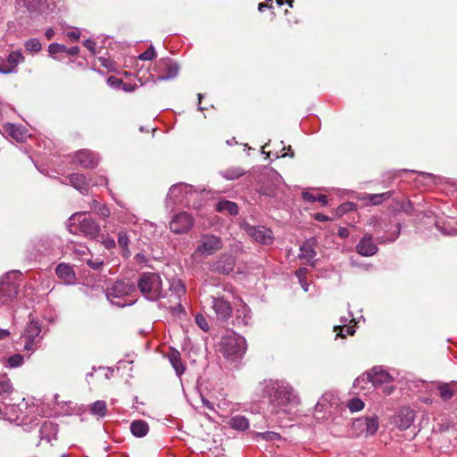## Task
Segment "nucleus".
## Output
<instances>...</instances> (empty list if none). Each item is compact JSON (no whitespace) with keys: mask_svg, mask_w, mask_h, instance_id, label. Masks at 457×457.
<instances>
[{"mask_svg":"<svg viewBox=\"0 0 457 457\" xmlns=\"http://www.w3.org/2000/svg\"><path fill=\"white\" fill-rule=\"evenodd\" d=\"M269 394L270 403L283 411H288L291 406L299 403L298 396L288 384L272 383Z\"/></svg>","mask_w":457,"mask_h":457,"instance_id":"nucleus-1","label":"nucleus"},{"mask_svg":"<svg viewBox=\"0 0 457 457\" xmlns=\"http://www.w3.org/2000/svg\"><path fill=\"white\" fill-rule=\"evenodd\" d=\"M137 287L142 295L150 301H156L162 296V283L157 273L145 272L137 280Z\"/></svg>","mask_w":457,"mask_h":457,"instance_id":"nucleus-2","label":"nucleus"},{"mask_svg":"<svg viewBox=\"0 0 457 457\" xmlns=\"http://www.w3.org/2000/svg\"><path fill=\"white\" fill-rule=\"evenodd\" d=\"M16 271L8 272L0 278V302L2 304L12 302L18 295L19 284Z\"/></svg>","mask_w":457,"mask_h":457,"instance_id":"nucleus-3","label":"nucleus"},{"mask_svg":"<svg viewBox=\"0 0 457 457\" xmlns=\"http://www.w3.org/2000/svg\"><path fill=\"white\" fill-rule=\"evenodd\" d=\"M133 289V286L129 282L116 281L106 289V297L112 304L119 307H124L129 303L123 299Z\"/></svg>","mask_w":457,"mask_h":457,"instance_id":"nucleus-4","label":"nucleus"},{"mask_svg":"<svg viewBox=\"0 0 457 457\" xmlns=\"http://www.w3.org/2000/svg\"><path fill=\"white\" fill-rule=\"evenodd\" d=\"M223 350L227 358L237 360L246 351V341L238 335L229 336L223 339Z\"/></svg>","mask_w":457,"mask_h":457,"instance_id":"nucleus-5","label":"nucleus"},{"mask_svg":"<svg viewBox=\"0 0 457 457\" xmlns=\"http://www.w3.org/2000/svg\"><path fill=\"white\" fill-rule=\"evenodd\" d=\"M393 379V377L385 369L377 366L372 368L366 374L358 377L353 382V386L357 387L361 383L366 381L371 382L374 386H378L383 384L390 383Z\"/></svg>","mask_w":457,"mask_h":457,"instance_id":"nucleus-6","label":"nucleus"},{"mask_svg":"<svg viewBox=\"0 0 457 457\" xmlns=\"http://www.w3.org/2000/svg\"><path fill=\"white\" fill-rule=\"evenodd\" d=\"M71 220H78L79 230L87 237L96 238L100 233V226L92 218L87 215L86 212L76 213L71 218Z\"/></svg>","mask_w":457,"mask_h":457,"instance_id":"nucleus-7","label":"nucleus"},{"mask_svg":"<svg viewBox=\"0 0 457 457\" xmlns=\"http://www.w3.org/2000/svg\"><path fill=\"white\" fill-rule=\"evenodd\" d=\"M241 228L253 240L259 244L270 245L273 243L272 231L264 226H252L245 222L241 225Z\"/></svg>","mask_w":457,"mask_h":457,"instance_id":"nucleus-8","label":"nucleus"},{"mask_svg":"<svg viewBox=\"0 0 457 457\" xmlns=\"http://www.w3.org/2000/svg\"><path fill=\"white\" fill-rule=\"evenodd\" d=\"M154 71L159 73L154 82L170 80L178 76L179 66L170 58H162L156 63Z\"/></svg>","mask_w":457,"mask_h":457,"instance_id":"nucleus-9","label":"nucleus"},{"mask_svg":"<svg viewBox=\"0 0 457 457\" xmlns=\"http://www.w3.org/2000/svg\"><path fill=\"white\" fill-rule=\"evenodd\" d=\"M41 327L37 321L31 320L26 327L21 337L24 339V349L34 351L40 342Z\"/></svg>","mask_w":457,"mask_h":457,"instance_id":"nucleus-10","label":"nucleus"},{"mask_svg":"<svg viewBox=\"0 0 457 457\" xmlns=\"http://www.w3.org/2000/svg\"><path fill=\"white\" fill-rule=\"evenodd\" d=\"M222 247V242L219 237L214 235H204L198 241L195 253L204 256L213 254Z\"/></svg>","mask_w":457,"mask_h":457,"instance_id":"nucleus-11","label":"nucleus"},{"mask_svg":"<svg viewBox=\"0 0 457 457\" xmlns=\"http://www.w3.org/2000/svg\"><path fill=\"white\" fill-rule=\"evenodd\" d=\"M194 221L191 214L182 212L172 218L170 222V228L175 234H184L192 228Z\"/></svg>","mask_w":457,"mask_h":457,"instance_id":"nucleus-12","label":"nucleus"},{"mask_svg":"<svg viewBox=\"0 0 457 457\" xmlns=\"http://www.w3.org/2000/svg\"><path fill=\"white\" fill-rule=\"evenodd\" d=\"M194 192L193 187L188 184L179 183L170 187L168 196L176 204H188L187 196Z\"/></svg>","mask_w":457,"mask_h":457,"instance_id":"nucleus-13","label":"nucleus"},{"mask_svg":"<svg viewBox=\"0 0 457 457\" xmlns=\"http://www.w3.org/2000/svg\"><path fill=\"white\" fill-rule=\"evenodd\" d=\"M23 61L24 56L21 52H12L6 59L0 61V73L10 74L16 72L18 64Z\"/></svg>","mask_w":457,"mask_h":457,"instance_id":"nucleus-14","label":"nucleus"},{"mask_svg":"<svg viewBox=\"0 0 457 457\" xmlns=\"http://www.w3.org/2000/svg\"><path fill=\"white\" fill-rule=\"evenodd\" d=\"M415 420V412L410 407H402L395 418V424L400 430L408 429Z\"/></svg>","mask_w":457,"mask_h":457,"instance_id":"nucleus-15","label":"nucleus"},{"mask_svg":"<svg viewBox=\"0 0 457 457\" xmlns=\"http://www.w3.org/2000/svg\"><path fill=\"white\" fill-rule=\"evenodd\" d=\"M212 303L218 320L225 321L230 317L232 309L228 301L223 298L212 297Z\"/></svg>","mask_w":457,"mask_h":457,"instance_id":"nucleus-16","label":"nucleus"},{"mask_svg":"<svg viewBox=\"0 0 457 457\" xmlns=\"http://www.w3.org/2000/svg\"><path fill=\"white\" fill-rule=\"evenodd\" d=\"M353 425L365 431L367 436H372L378 431V420L377 416L362 417L356 420Z\"/></svg>","mask_w":457,"mask_h":457,"instance_id":"nucleus-17","label":"nucleus"},{"mask_svg":"<svg viewBox=\"0 0 457 457\" xmlns=\"http://www.w3.org/2000/svg\"><path fill=\"white\" fill-rule=\"evenodd\" d=\"M356 251L362 256H372L377 253L378 248L376 244L372 242V236L365 234L356 245Z\"/></svg>","mask_w":457,"mask_h":457,"instance_id":"nucleus-18","label":"nucleus"},{"mask_svg":"<svg viewBox=\"0 0 457 457\" xmlns=\"http://www.w3.org/2000/svg\"><path fill=\"white\" fill-rule=\"evenodd\" d=\"M73 163L86 169H93L97 165L98 159L94 154L87 150H82L76 154Z\"/></svg>","mask_w":457,"mask_h":457,"instance_id":"nucleus-19","label":"nucleus"},{"mask_svg":"<svg viewBox=\"0 0 457 457\" xmlns=\"http://www.w3.org/2000/svg\"><path fill=\"white\" fill-rule=\"evenodd\" d=\"M315 239H307L300 247L299 258L305 260L306 263L314 265L315 252Z\"/></svg>","mask_w":457,"mask_h":457,"instance_id":"nucleus-20","label":"nucleus"},{"mask_svg":"<svg viewBox=\"0 0 457 457\" xmlns=\"http://www.w3.org/2000/svg\"><path fill=\"white\" fill-rule=\"evenodd\" d=\"M69 182L75 189L83 195H87L89 190V181L82 173H72L68 176Z\"/></svg>","mask_w":457,"mask_h":457,"instance_id":"nucleus-21","label":"nucleus"},{"mask_svg":"<svg viewBox=\"0 0 457 457\" xmlns=\"http://www.w3.org/2000/svg\"><path fill=\"white\" fill-rule=\"evenodd\" d=\"M55 273L65 284H72L75 281V272L69 264L60 263L55 269Z\"/></svg>","mask_w":457,"mask_h":457,"instance_id":"nucleus-22","label":"nucleus"},{"mask_svg":"<svg viewBox=\"0 0 457 457\" xmlns=\"http://www.w3.org/2000/svg\"><path fill=\"white\" fill-rule=\"evenodd\" d=\"M235 260L232 255H222L216 262V270L220 273L228 275L233 271Z\"/></svg>","mask_w":457,"mask_h":457,"instance_id":"nucleus-23","label":"nucleus"},{"mask_svg":"<svg viewBox=\"0 0 457 457\" xmlns=\"http://www.w3.org/2000/svg\"><path fill=\"white\" fill-rule=\"evenodd\" d=\"M58 432L57 425L52 421H45L39 430L40 438L50 442L52 438H55Z\"/></svg>","mask_w":457,"mask_h":457,"instance_id":"nucleus-24","label":"nucleus"},{"mask_svg":"<svg viewBox=\"0 0 457 457\" xmlns=\"http://www.w3.org/2000/svg\"><path fill=\"white\" fill-rule=\"evenodd\" d=\"M48 53L51 56H54L59 53H64L68 55L74 56L79 53V48L78 46L66 47L61 44L52 43L48 46Z\"/></svg>","mask_w":457,"mask_h":457,"instance_id":"nucleus-25","label":"nucleus"},{"mask_svg":"<svg viewBox=\"0 0 457 457\" xmlns=\"http://www.w3.org/2000/svg\"><path fill=\"white\" fill-rule=\"evenodd\" d=\"M393 195V191H387L381 194H365L361 200L366 201L367 205H378L384 201L389 199Z\"/></svg>","mask_w":457,"mask_h":457,"instance_id":"nucleus-26","label":"nucleus"},{"mask_svg":"<svg viewBox=\"0 0 457 457\" xmlns=\"http://www.w3.org/2000/svg\"><path fill=\"white\" fill-rule=\"evenodd\" d=\"M215 210L219 212L228 213L229 215H237L238 213V206L235 202L228 200H221L216 204Z\"/></svg>","mask_w":457,"mask_h":457,"instance_id":"nucleus-27","label":"nucleus"},{"mask_svg":"<svg viewBox=\"0 0 457 457\" xmlns=\"http://www.w3.org/2000/svg\"><path fill=\"white\" fill-rule=\"evenodd\" d=\"M169 361L176 371V374L180 377L185 372V366L181 361L180 353L179 351L172 349L168 355Z\"/></svg>","mask_w":457,"mask_h":457,"instance_id":"nucleus-28","label":"nucleus"},{"mask_svg":"<svg viewBox=\"0 0 457 457\" xmlns=\"http://www.w3.org/2000/svg\"><path fill=\"white\" fill-rule=\"evenodd\" d=\"M130 431L133 436L137 437H143L147 435L149 431V426L146 421L137 420L131 422Z\"/></svg>","mask_w":457,"mask_h":457,"instance_id":"nucleus-29","label":"nucleus"},{"mask_svg":"<svg viewBox=\"0 0 457 457\" xmlns=\"http://www.w3.org/2000/svg\"><path fill=\"white\" fill-rule=\"evenodd\" d=\"M167 298V302H161V306L170 309L173 312H180L182 310L180 296L169 293Z\"/></svg>","mask_w":457,"mask_h":457,"instance_id":"nucleus-30","label":"nucleus"},{"mask_svg":"<svg viewBox=\"0 0 457 457\" xmlns=\"http://www.w3.org/2000/svg\"><path fill=\"white\" fill-rule=\"evenodd\" d=\"M251 318L250 309L245 304H243L241 309L237 310L235 322L237 325L247 326Z\"/></svg>","mask_w":457,"mask_h":457,"instance_id":"nucleus-31","label":"nucleus"},{"mask_svg":"<svg viewBox=\"0 0 457 457\" xmlns=\"http://www.w3.org/2000/svg\"><path fill=\"white\" fill-rule=\"evenodd\" d=\"M37 253H45L51 249V240L48 237H41L32 240Z\"/></svg>","mask_w":457,"mask_h":457,"instance_id":"nucleus-32","label":"nucleus"},{"mask_svg":"<svg viewBox=\"0 0 457 457\" xmlns=\"http://www.w3.org/2000/svg\"><path fill=\"white\" fill-rule=\"evenodd\" d=\"M229 426L234 429L244 431L249 428V421L245 416L236 415L230 419Z\"/></svg>","mask_w":457,"mask_h":457,"instance_id":"nucleus-33","label":"nucleus"},{"mask_svg":"<svg viewBox=\"0 0 457 457\" xmlns=\"http://www.w3.org/2000/svg\"><path fill=\"white\" fill-rule=\"evenodd\" d=\"M24 5L30 12H40L45 10L46 0H24Z\"/></svg>","mask_w":457,"mask_h":457,"instance_id":"nucleus-34","label":"nucleus"},{"mask_svg":"<svg viewBox=\"0 0 457 457\" xmlns=\"http://www.w3.org/2000/svg\"><path fill=\"white\" fill-rule=\"evenodd\" d=\"M169 293L182 297L186 294V287L180 279H172L170 281Z\"/></svg>","mask_w":457,"mask_h":457,"instance_id":"nucleus-35","label":"nucleus"},{"mask_svg":"<svg viewBox=\"0 0 457 457\" xmlns=\"http://www.w3.org/2000/svg\"><path fill=\"white\" fill-rule=\"evenodd\" d=\"M129 237L125 230H120L118 232V245L121 248L123 254L128 257L129 255Z\"/></svg>","mask_w":457,"mask_h":457,"instance_id":"nucleus-36","label":"nucleus"},{"mask_svg":"<svg viewBox=\"0 0 457 457\" xmlns=\"http://www.w3.org/2000/svg\"><path fill=\"white\" fill-rule=\"evenodd\" d=\"M90 412L98 417H104L106 413V403L104 401H96L90 407Z\"/></svg>","mask_w":457,"mask_h":457,"instance_id":"nucleus-37","label":"nucleus"},{"mask_svg":"<svg viewBox=\"0 0 457 457\" xmlns=\"http://www.w3.org/2000/svg\"><path fill=\"white\" fill-rule=\"evenodd\" d=\"M4 366L8 368H18L23 364L24 358L23 355L17 353L12 356H10L7 359H4Z\"/></svg>","mask_w":457,"mask_h":457,"instance_id":"nucleus-38","label":"nucleus"},{"mask_svg":"<svg viewBox=\"0 0 457 457\" xmlns=\"http://www.w3.org/2000/svg\"><path fill=\"white\" fill-rule=\"evenodd\" d=\"M12 392V386L10 379L0 378V396L6 397Z\"/></svg>","mask_w":457,"mask_h":457,"instance_id":"nucleus-39","label":"nucleus"},{"mask_svg":"<svg viewBox=\"0 0 457 457\" xmlns=\"http://www.w3.org/2000/svg\"><path fill=\"white\" fill-rule=\"evenodd\" d=\"M439 395L443 400L447 401L453 396V390L451 384H442L438 386Z\"/></svg>","mask_w":457,"mask_h":457,"instance_id":"nucleus-40","label":"nucleus"},{"mask_svg":"<svg viewBox=\"0 0 457 457\" xmlns=\"http://www.w3.org/2000/svg\"><path fill=\"white\" fill-rule=\"evenodd\" d=\"M8 131L10 135L18 141H21L25 137L24 130L21 128L17 127L13 124L8 125Z\"/></svg>","mask_w":457,"mask_h":457,"instance_id":"nucleus-41","label":"nucleus"},{"mask_svg":"<svg viewBox=\"0 0 457 457\" xmlns=\"http://www.w3.org/2000/svg\"><path fill=\"white\" fill-rule=\"evenodd\" d=\"M244 174H245V171L241 168H232V169H229V170H227L226 171H224L223 176L227 179L233 180V179L240 178Z\"/></svg>","mask_w":457,"mask_h":457,"instance_id":"nucleus-42","label":"nucleus"},{"mask_svg":"<svg viewBox=\"0 0 457 457\" xmlns=\"http://www.w3.org/2000/svg\"><path fill=\"white\" fill-rule=\"evenodd\" d=\"M41 43L37 38H31L26 41L25 48L29 52L37 53L41 50Z\"/></svg>","mask_w":457,"mask_h":457,"instance_id":"nucleus-43","label":"nucleus"},{"mask_svg":"<svg viewBox=\"0 0 457 457\" xmlns=\"http://www.w3.org/2000/svg\"><path fill=\"white\" fill-rule=\"evenodd\" d=\"M94 212L98 215L103 220H106L110 217L111 212L106 204H100V205H96V209L94 211Z\"/></svg>","mask_w":457,"mask_h":457,"instance_id":"nucleus-44","label":"nucleus"},{"mask_svg":"<svg viewBox=\"0 0 457 457\" xmlns=\"http://www.w3.org/2000/svg\"><path fill=\"white\" fill-rule=\"evenodd\" d=\"M347 406L351 411H359L363 409L364 403L359 398H353L348 402Z\"/></svg>","mask_w":457,"mask_h":457,"instance_id":"nucleus-45","label":"nucleus"},{"mask_svg":"<svg viewBox=\"0 0 457 457\" xmlns=\"http://www.w3.org/2000/svg\"><path fill=\"white\" fill-rule=\"evenodd\" d=\"M400 230H401V225H400V223H396L395 234H393L392 236H385V237H378V241L379 243L393 242L398 237V236L400 234Z\"/></svg>","mask_w":457,"mask_h":457,"instance_id":"nucleus-46","label":"nucleus"},{"mask_svg":"<svg viewBox=\"0 0 457 457\" xmlns=\"http://www.w3.org/2000/svg\"><path fill=\"white\" fill-rule=\"evenodd\" d=\"M332 398H333V395L331 394L323 395L318 401L316 409L320 410V411L326 409L328 403L331 401Z\"/></svg>","mask_w":457,"mask_h":457,"instance_id":"nucleus-47","label":"nucleus"},{"mask_svg":"<svg viewBox=\"0 0 457 457\" xmlns=\"http://www.w3.org/2000/svg\"><path fill=\"white\" fill-rule=\"evenodd\" d=\"M155 55H156V54H155L154 47L153 46H151L146 51H145L138 56V59L142 60V61H150V60L154 59L155 57Z\"/></svg>","mask_w":457,"mask_h":457,"instance_id":"nucleus-48","label":"nucleus"},{"mask_svg":"<svg viewBox=\"0 0 457 457\" xmlns=\"http://www.w3.org/2000/svg\"><path fill=\"white\" fill-rule=\"evenodd\" d=\"M257 436L261 437V438H262L263 440H266V441H274V440H277V439H278L280 437L279 434H278L276 432H272V431L258 433Z\"/></svg>","mask_w":457,"mask_h":457,"instance_id":"nucleus-49","label":"nucleus"},{"mask_svg":"<svg viewBox=\"0 0 457 457\" xmlns=\"http://www.w3.org/2000/svg\"><path fill=\"white\" fill-rule=\"evenodd\" d=\"M195 322L202 330H209V325L207 323V320L202 314L195 315Z\"/></svg>","mask_w":457,"mask_h":457,"instance_id":"nucleus-50","label":"nucleus"},{"mask_svg":"<svg viewBox=\"0 0 457 457\" xmlns=\"http://www.w3.org/2000/svg\"><path fill=\"white\" fill-rule=\"evenodd\" d=\"M369 224L372 227H374L375 228V232H380L381 230V224H380V220L378 218V217H371L370 220H369Z\"/></svg>","mask_w":457,"mask_h":457,"instance_id":"nucleus-51","label":"nucleus"},{"mask_svg":"<svg viewBox=\"0 0 457 457\" xmlns=\"http://www.w3.org/2000/svg\"><path fill=\"white\" fill-rule=\"evenodd\" d=\"M66 36L71 40V41H77L80 37V31L78 29H74L71 31H68L66 33Z\"/></svg>","mask_w":457,"mask_h":457,"instance_id":"nucleus-52","label":"nucleus"},{"mask_svg":"<svg viewBox=\"0 0 457 457\" xmlns=\"http://www.w3.org/2000/svg\"><path fill=\"white\" fill-rule=\"evenodd\" d=\"M104 262L102 261H99V260H88L87 261V265L95 270H98L101 269V267L103 266Z\"/></svg>","mask_w":457,"mask_h":457,"instance_id":"nucleus-53","label":"nucleus"},{"mask_svg":"<svg viewBox=\"0 0 457 457\" xmlns=\"http://www.w3.org/2000/svg\"><path fill=\"white\" fill-rule=\"evenodd\" d=\"M84 46L87 47L93 54L96 53V42L91 39H86L83 43Z\"/></svg>","mask_w":457,"mask_h":457,"instance_id":"nucleus-54","label":"nucleus"},{"mask_svg":"<svg viewBox=\"0 0 457 457\" xmlns=\"http://www.w3.org/2000/svg\"><path fill=\"white\" fill-rule=\"evenodd\" d=\"M107 83L111 87H119L120 85L122 84V80L118 79V78H116V77H114V76H111V77L108 78Z\"/></svg>","mask_w":457,"mask_h":457,"instance_id":"nucleus-55","label":"nucleus"},{"mask_svg":"<svg viewBox=\"0 0 457 457\" xmlns=\"http://www.w3.org/2000/svg\"><path fill=\"white\" fill-rule=\"evenodd\" d=\"M306 271V269L303 268V269H300L296 271V275L297 277L299 278L300 279V283H301V286L303 288V290L306 292L308 291V284L306 282H304L302 278H301V276L302 274H304Z\"/></svg>","mask_w":457,"mask_h":457,"instance_id":"nucleus-56","label":"nucleus"},{"mask_svg":"<svg viewBox=\"0 0 457 457\" xmlns=\"http://www.w3.org/2000/svg\"><path fill=\"white\" fill-rule=\"evenodd\" d=\"M410 209H411V203L409 201L408 202L402 201L401 203H399V207H398L399 211L408 212L410 211Z\"/></svg>","mask_w":457,"mask_h":457,"instance_id":"nucleus-57","label":"nucleus"},{"mask_svg":"<svg viewBox=\"0 0 457 457\" xmlns=\"http://www.w3.org/2000/svg\"><path fill=\"white\" fill-rule=\"evenodd\" d=\"M303 198L308 202H316L317 196L313 195L312 193L303 192Z\"/></svg>","mask_w":457,"mask_h":457,"instance_id":"nucleus-58","label":"nucleus"},{"mask_svg":"<svg viewBox=\"0 0 457 457\" xmlns=\"http://www.w3.org/2000/svg\"><path fill=\"white\" fill-rule=\"evenodd\" d=\"M104 245L106 248L110 249V248H112L115 246L116 243L114 241V239L112 238H106L104 241Z\"/></svg>","mask_w":457,"mask_h":457,"instance_id":"nucleus-59","label":"nucleus"},{"mask_svg":"<svg viewBox=\"0 0 457 457\" xmlns=\"http://www.w3.org/2000/svg\"><path fill=\"white\" fill-rule=\"evenodd\" d=\"M437 228L441 230V232L444 234V235H454L457 233L456 229L454 228H451L450 230H447L446 228H442V227H439V225H436Z\"/></svg>","mask_w":457,"mask_h":457,"instance_id":"nucleus-60","label":"nucleus"},{"mask_svg":"<svg viewBox=\"0 0 457 457\" xmlns=\"http://www.w3.org/2000/svg\"><path fill=\"white\" fill-rule=\"evenodd\" d=\"M136 85H131L128 83H122V89L126 92H133L136 89Z\"/></svg>","mask_w":457,"mask_h":457,"instance_id":"nucleus-61","label":"nucleus"},{"mask_svg":"<svg viewBox=\"0 0 457 457\" xmlns=\"http://www.w3.org/2000/svg\"><path fill=\"white\" fill-rule=\"evenodd\" d=\"M354 204L353 203H346L345 204H342L340 207H339V211L342 212H345L348 210H351L353 209Z\"/></svg>","mask_w":457,"mask_h":457,"instance_id":"nucleus-62","label":"nucleus"},{"mask_svg":"<svg viewBox=\"0 0 457 457\" xmlns=\"http://www.w3.org/2000/svg\"><path fill=\"white\" fill-rule=\"evenodd\" d=\"M338 236L342 238H346L349 236V231L346 228H340L338 229Z\"/></svg>","mask_w":457,"mask_h":457,"instance_id":"nucleus-63","label":"nucleus"},{"mask_svg":"<svg viewBox=\"0 0 457 457\" xmlns=\"http://www.w3.org/2000/svg\"><path fill=\"white\" fill-rule=\"evenodd\" d=\"M316 202H320L322 205H326L328 204V197L325 195H317Z\"/></svg>","mask_w":457,"mask_h":457,"instance_id":"nucleus-64","label":"nucleus"}]
</instances>
